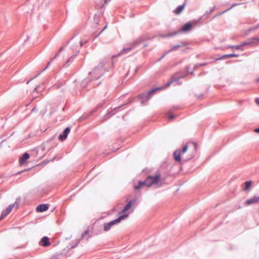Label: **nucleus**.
I'll return each mask as SVG.
<instances>
[{
  "label": "nucleus",
  "instance_id": "nucleus-1",
  "mask_svg": "<svg viewBox=\"0 0 259 259\" xmlns=\"http://www.w3.org/2000/svg\"><path fill=\"white\" fill-rule=\"evenodd\" d=\"M160 179V174H156L155 176H149L146 178L145 181H138L137 185L134 186V188L136 190H140L143 187H151L153 185L158 184Z\"/></svg>",
  "mask_w": 259,
  "mask_h": 259
},
{
  "label": "nucleus",
  "instance_id": "nucleus-2",
  "mask_svg": "<svg viewBox=\"0 0 259 259\" xmlns=\"http://www.w3.org/2000/svg\"><path fill=\"white\" fill-rule=\"evenodd\" d=\"M149 38L146 35H141L137 39L135 40L131 45V46L127 48H124L122 49V51L119 53L117 56H120L122 53H127L131 50L135 49L139 47V46L146 41L149 39Z\"/></svg>",
  "mask_w": 259,
  "mask_h": 259
},
{
  "label": "nucleus",
  "instance_id": "nucleus-3",
  "mask_svg": "<svg viewBox=\"0 0 259 259\" xmlns=\"http://www.w3.org/2000/svg\"><path fill=\"white\" fill-rule=\"evenodd\" d=\"M105 62L103 61L101 62L97 66L95 67L92 71L89 72V75L95 74L97 77L96 79H98L102 76L106 71H108L106 68H104Z\"/></svg>",
  "mask_w": 259,
  "mask_h": 259
},
{
  "label": "nucleus",
  "instance_id": "nucleus-4",
  "mask_svg": "<svg viewBox=\"0 0 259 259\" xmlns=\"http://www.w3.org/2000/svg\"><path fill=\"white\" fill-rule=\"evenodd\" d=\"M128 217V213L122 214L114 220H113L109 223H105L104 225V231L105 232L108 231L113 226L119 223L122 220H124Z\"/></svg>",
  "mask_w": 259,
  "mask_h": 259
},
{
  "label": "nucleus",
  "instance_id": "nucleus-5",
  "mask_svg": "<svg viewBox=\"0 0 259 259\" xmlns=\"http://www.w3.org/2000/svg\"><path fill=\"white\" fill-rule=\"evenodd\" d=\"M161 88H156L150 90L147 92L140 94L139 97L141 100V103L144 104L146 101L149 100L153 94H154L157 91L161 90Z\"/></svg>",
  "mask_w": 259,
  "mask_h": 259
},
{
  "label": "nucleus",
  "instance_id": "nucleus-6",
  "mask_svg": "<svg viewBox=\"0 0 259 259\" xmlns=\"http://www.w3.org/2000/svg\"><path fill=\"white\" fill-rule=\"evenodd\" d=\"M193 25V24L191 22H187L184 24L180 30L169 33L168 36H174L181 32H188L192 29Z\"/></svg>",
  "mask_w": 259,
  "mask_h": 259
},
{
  "label": "nucleus",
  "instance_id": "nucleus-7",
  "mask_svg": "<svg viewBox=\"0 0 259 259\" xmlns=\"http://www.w3.org/2000/svg\"><path fill=\"white\" fill-rule=\"evenodd\" d=\"M20 199L17 198L15 203L12 204H10L7 207L5 210H4L1 213L0 217V220L3 219L5 218L12 210L13 208H18L19 207Z\"/></svg>",
  "mask_w": 259,
  "mask_h": 259
},
{
  "label": "nucleus",
  "instance_id": "nucleus-8",
  "mask_svg": "<svg viewBox=\"0 0 259 259\" xmlns=\"http://www.w3.org/2000/svg\"><path fill=\"white\" fill-rule=\"evenodd\" d=\"M188 150V145L186 144L184 146L182 150L178 149L175 151L173 155L174 159L179 162H181V154L185 153Z\"/></svg>",
  "mask_w": 259,
  "mask_h": 259
},
{
  "label": "nucleus",
  "instance_id": "nucleus-9",
  "mask_svg": "<svg viewBox=\"0 0 259 259\" xmlns=\"http://www.w3.org/2000/svg\"><path fill=\"white\" fill-rule=\"evenodd\" d=\"M186 74L185 73H183L182 74H181L180 75H175L171 77V80L168 81L167 84L166 86L168 87L170 85V84L173 82H176L177 85H181L182 84V82L179 81V80L181 78H183L186 76Z\"/></svg>",
  "mask_w": 259,
  "mask_h": 259
},
{
  "label": "nucleus",
  "instance_id": "nucleus-10",
  "mask_svg": "<svg viewBox=\"0 0 259 259\" xmlns=\"http://www.w3.org/2000/svg\"><path fill=\"white\" fill-rule=\"evenodd\" d=\"M259 41V37H252L247 39L246 41L241 44V47L250 45H256Z\"/></svg>",
  "mask_w": 259,
  "mask_h": 259
},
{
  "label": "nucleus",
  "instance_id": "nucleus-11",
  "mask_svg": "<svg viewBox=\"0 0 259 259\" xmlns=\"http://www.w3.org/2000/svg\"><path fill=\"white\" fill-rule=\"evenodd\" d=\"M70 132V128L68 126L66 127L63 131L62 133H61L59 136V140L60 141H64L66 139L68 134Z\"/></svg>",
  "mask_w": 259,
  "mask_h": 259
},
{
  "label": "nucleus",
  "instance_id": "nucleus-12",
  "mask_svg": "<svg viewBox=\"0 0 259 259\" xmlns=\"http://www.w3.org/2000/svg\"><path fill=\"white\" fill-rule=\"evenodd\" d=\"M136 199L130 200L121 210V212L123 213L128 210L131 208L132 206L136 202Z\"/></svg>",
  "mask_w": 259,
  "mask_h": 259
},
{
  "label": "nucleus",
  "instance_id": "nucleus-13",
  "mask_svg": "<svg viewBox=\"0 0 259 259\" xmlns=\"http://www.w3.org/2000/svg\"><path fill=\"white\" fill-rule=\"evenodd\" d=\"M49 205L48 204H41L38 205L36 208L37 212H42L49 209Z\"/></svg>",
  "mask_w": 259,
  "mask_h": 259
},
{
  "label": "nucleus",
  "instance_id": "nucleus-14",
  "mask_svg": "<svg viewBox=\"0 0 259 259\" xmlns=\"http://www.w3.org/2000/svg\"><path fill=\"white\" fill-rule=\"evenodd\" d=\"M259 202V196H253V197L246 200L245 204L250 205Z\"/></svg>",
  "mask_w": 259,
  "mask_h": 259
},
{
  "label": "nucleus",
  "instance_id": "nucleus-15",
  "mask_svg": "<svg viewBox=\"0 0 259 259\" xmlns=\"http://www.w3.org/2000/svg\"><path fill=\"white\" fill-rule=\"evenodd\" d=\"M40 244L44 247H47L50 245V241L49 238L47 236L43 237L40 242Z\"/></svg>",
  "mask_w": 259,
  "mask_h": 259
},
{
  "label": "nucleus",
  "instance_id": "nucleus-16",
  "mask_svg": "<svg viewBox=\"0 0 259 259\" xmlns=\"http://www.w3.org/2000/svg\"><path fill=\"white\" fill-rule=\"evenodd\" d=\"M56 58V56H55L53 58H52L50 60V61L48 62L47 66L41 71L39 73H38V74H37L36 75H35V76H34L33 78H32L31 79H30L29 81H27V84L29 83V82L31 81L32 79H33L34 78L37 77L39 75H40L41 74V72H42L43 71H44L45 70H46L47 69V68L50 66V65L51 64V62H52Z\"/></svg>",
  "mask_w": 259,
  "mask_h": 259
},
{
  "label": "nucleus",
  "instance_id": "nucleus-17",
  "mask_svg": "<svg viewBox=\"0 0 259 259\" xmlns=\"http://www.w3.org/2000/svg\"><path fill=\"white\" fill-rule=\"evenodd\" d=\"M239 56L238 54H236L234 53L230 54H225L216 59L217 60H223L226 59L228 58H232V57H238Z\"/></svg>",
  "mask_w": 259,
  "mask_h": 259
},
{
  "label": "nucleus",
  "instance_id": "nucleus-18",
  "mask_svg": "<svg viewBox=\"0 0 259 259\" xmlns=\"http://www.w3.org/2000/svg\"><path fill=\"white\" fill-rule=\"evenodd\" d=\"M29 154L27 152H25L20 158L19 162L21 164L24 163L29 158Z\"/></svg>",
  "mask_w": 259,
  "mask_h": 259
},
{
  "label": "nucleus",
  "instance_id": "nucleus-19",
  "mask_svg": "<svg viewBox=\"0 0 259 259\" xmlns=\"http://www.w3.org/2000/svg\"><path fill=\"white\" fill-rule=\"evenodd\" d=\"M186 5V3H184L183 5H180L178 6L174 10V13L176 14H180L182 11L184 10L185 7Z\"/></svg>",
  "mask_w": 259,
  "mask_h": 259
},
{
  "label": "nucleus",
  "instance_id": "nucleus-20",
  "mask_svg": "<svg viewBox=\"0 0 259 259\" xmlns=\"http://www.w3.org/2000/svg\"><path fill=\"white\" fill-rule=\"evenodd\" d=\"M104 103H105V102H103L102 103L98 104L97 105V106L94 109H93L91 110L90 114L91 115V114L94 113L99 108L102 107L104 105Z\"/></svg>",
  "mask_w": 259,
  "mask_h": 259
},
{
  "label": "nucleus",
  "instance_id": "nucleus-21",
  "mask_svg": "<svg viewBox=\"0 0 259 259\" xmlns=\"http://www.w3.org/2000/svg\"><path fill=\"white\" fill-rule=\"evenodd\" d=\"M90 237L89 235V231L88 230H85L81 235V238L83 239L84 238L88 239Z\"/></svg>",
  "mask_w": 259,
  "mask_h": 259
},
{
  "label": "nucleus",
  "instance_id": "nucleus-22",
  "mask_svg": "<svg viewBox=\"0 0 259 259\" xmlns=\"http://www.w3.org/2000/svg\"><path fill=\"white\" fill-rule=\"evenodd\" d=\"M251 184H252L251 181H247L245 182L244 183L245 187L244 188V190L246 191L248 189H249V188L251 187Z\"/></svg>",
  "mask_w": 259,
  "mask_h": 259
},
{
  "label": "nucleus",
  "instance_id": "nucleus-23",
  "mask_svg": "<svg viewBox=\"0 0 259 259\" xmlns=\"http://www.w3.org/2000/svg\"><path fill=\"white\" fill-rule=\"evenodd\" d=\"M115 114V112L113 111V109L112 110H108L107 113L105 115V117H106L107 118H109V117L114 115Z\"/></svg>",
  "mask_w": 259,
  "mask_h": 259
},
{
  "label": "nucleus",
  "instance_id": "nucleus-24",
  "mask_svg": "<svg viewBox=\"0 0 259 259\" xmlns=\"http://www.w3.org/2000/svg\"><path fill=\"white\" fill-rule=\"evenodd\" d=\"M77 54H75V55H73L72 56H71L69 58H68L67 59V60L66 61L64 65L66 66V67H67L69 66V64L68 63L71 61V60L73 59L76 56Z\"/></svg>",
  "mask_w": 259,
  "mask_h": 259
},
{
  "label": "nucleus",
  "instance_id": "nucleus-25",
  "mask_svg": "<svg viewBox=\"0 0 259 259\" xmlns=\"http://www.w3.org/2000/svg\"><path fill=\"white\" fill-rule=\"evenodd\" d=\"M258 28H259V23L256 25L254 27H251V28H249V29H248L247 30H246V32L248 33H249L251 31H254L256 29H257Z\"/></svg>",
  "mask_w": 259,
  "mask_h": 259
},
{
  "label": "nucleus",
  "instance_id": "nucleus-26",
  "mask_svg": "<svg viewBox=\"0 0 259 259\" xmlns=\"http://www.w3.org/2000/svg\"><path fill=\"white\" fill-rule=\"evenodd\" d=\"M228 48H232V49H235L236 50H243V49H242L241 44L239 45H236V46H229V47H228Z\"/></svg>",
  "mask_w": 259,
  "mask_h": 259
},
{
  "label": "nucleus",
  "instance_id": "nucleus-27",
  "mask_svg": "<svg viewBox=\"0 0 259 259\" xmlns=\"http://www.w3.org/2000/svg\"><path fill=\"white\" fill-rule=\"evenodd\" d=\"M89 42V40L87 39H82L79 42L80 47H82L84 44H87Z\"/></svg>",
  "mask_w": 259,
  "mask_h": 259
},
{
  "label": "nucleus",
  "instance_id": "nucleus-28",
  "mask_svg": "<svg viewBox=\"0 0 259 259\" xmlns=\"http://www.w3.org/2000/svg\"><path fill=\"white\" fill-rule=\"evenodd\" d=\"M179 48H180V45H175L172 48H171V49L166 51L165 52V54H168V53H170V52H171L172 51H173L174 50H175V49H177Z\"/></svg>",
  "mask_w": 259,
  "mask_h": 259
},
{
  "label": "nucleus",
  "instance_id": "nucleus-29",
  "mask_svg": "<svg viewBox=\"0 0 259 259\" xmlns=\"http://www.w3.org/2000/svg\"><path fill=\"white\" fill-rule=\"evenodd\" d=\"M215 9V6H213V7H212L209 9V11H206L205 12V13L204 14V15H208L210 14L211 13H212L214 11Z\"/></svg>",
  "mask_w": 259,
  "mask_h": 259
},
{
  "label": "nucleus",
  "instance_id": "nucleus-30",
  "mask_svg": "<svg viewBox=\"0 0 259 259\" xmlns=\"http://www.w3.org/2000/svg\"><path fill=\"white\" fill-rule=\"evenodd\" d=\"M193 150H194V153L193 154V155L191 156V157H190L189 159H191L195 155V152H196V149H197V144L196 143H193Z\"/></svg>",
  "mask_w": 259,
  "mask_h": 259
},
{
  "label": "nucleus",
  "instance_id": "nucleus-31",
  "mask_svg": "<svg viewBox=\"0 0 259 259\" xmlns=\"http://www.w3.org/2000/svg\"><path fill=\"white\" fill-rule=\"evenodd\" d=\"M190 66L189 65H188L186 67V72L188 73H189L190 74H193V70H191L190 71Z\"/></svg>",
  "mask_w": 259,
  "mask_h": 259
},
{
  "label": "nucleus",
  "instance_id": "nucleus-32",
  "mask_svg": "<svg viewBox=\"0 0 259 259\" xmlns=\"http://www.w3.org/2000/svg\"><path fill=\"white\" fill-rule=\"evenodd\" d=\"M123 105H121V106H118V107H116L114 108V109H113V111H114L115 113H116V112H118V110L119 109V108H120V107H121L122 106H123Z\"/></svg>",
  "mask_w": 259,
  "mask_h": 259
},
{
  "label": "nucleus",
  "instance_id": "nucleus-33",
  "mask_svg": "<svg viewBox=\"0 0 259 259\" xmlns=\"http://www.w3.org/2000/svg\"><path fill=\"white\" fill-rule=\"evenodd\" d=\"M64 85V83L63 82H60L59 83L56 84V88L57 89H59L61 87H62Z\"/></svg>",
  "mask_w": 259,
  "mask_h": 259
},
{
  "label": "nucleus",
  "instance_id": "nucleus-34",
  "mask_svg": "<svg viewBox=\"0 0 259 259\" xmlns=\"http://www.w3.org/2000/svg\"><path fill=\"white\" fill-rule=\"evenodd\" d=\"M174 118H175V115H173V114H170V115L168 116V119L169 120H172Z\"/></svg>",
  "mask_w": 259,
  "mask_h": 259
},
{
  "label": "nucleus",
  "instance_id": "nucleus-35",
  "mask_svg": "<svg viewBox=\"0 0 259 259\" xmlns=\"http://www.w3.org/2000/svg\"><path fill=\"white\" fill-rule=\"evenodd\" d=\"M187 45V42H185V41H182L181 42V44L180 45V47H185Z\"/></svg>",
  "mask_w": 259,
  "mask_h": 259
},
{
  "label": "nucleus",
  "instance_id": "nucleus-36",
  "mask_svg": "<svg viewBox=\"0 0 259 259\" xmlns=\"http://www.w3.org/2000/svg\"><path fill=\"white\" fill-rule=\"evenodd\" d=\"M231 9V8H229V9L222 12L221 13H220L219 14H218V16L221 15L222 14H223L225 13V12H227L228 11L230 10Z\"/></svg>",
  "mask_w": 259,
  "mask_h": 259
},
{
  "label": "nucleus",
  "instance_id": "nucleus-37",
  "mask_svg": "<svg viewBox=\"0 0 259 259\" xmlns=\"http://www.w3.org/2000/svg\"><path fill=\"white\" fill-rule=\"evenodd\" d=\"M64 50V47H61L60 49H59V51L58 52V53H57V54L55 56H58V55L60 53H61L63 50Z\"/></svg>",
  "mask_w": 259,
  "mask_h": 259
},
{
  "label": "nucleus",
  "instance_id": "nucleus-38",
  "mask_svg": "<svg viewBox=\"0 0 259 259\" xmlns=\"http://www.w3.org/2000/svg\"><path fill=\"white\" fill-rule=\"evenodd\" d=\"M80 239L78 240L77 241V243L75 244H74L73 245H72L71 248H75L77 245V244L79 243V242H80Z\"/></svg>",
  "mask_w": 259,
  "mask_h": 259
},
{
  "label": "nucleus",
  "instance_id": "nucleus-39",
  "mask_svg": "<svg viewBox=\"0 0 259 259\" xmlns=\"http://www.w3.org/2000/svg\"><path fill=\"white\" fill-rule=\"evenodd\" d=\"M167 54H165V53L160 57L159 58L158 60H157V61H160Z\"/></svg>",
  "mask_w": 259,
  "mask_h": 259
},
{
  "label": "nucleus",
  "instance_id": "nucleus-40",
  "mask_svg": "<svg viewBox=\"0 0 259 259\" xmlns=\"http://www.w3.org/2000/svg\"><path fill=\"white\" fill-rule=\"evenodd\" d=\"M76 35H77V34H75L74 35H73V36H72V37H71V38L68 40V41L67 42V44H66V45H67V46L68 45V44H69V41H70L71 40H72V39H73V38H74V37H75Z\"/></svg>",
  "mask_w": 259,
  "mask_h": 259
},
{
  "label": "nucleus",
  "instance_id": "nucleus-41",
  "mask_svg": "<svg viewBox=\"0 0 259 259\" xmlns=\"http://www.w3.org/2000/svg\"><path fill=\"white\" fill-rule=\"evenodd\" d=\"M116 57V56H112V62H111V63H112V67H114V60H113V58H114V57Z\"/></svg>",
  "mask_w": 259,
  "mask_h": 259
},
{
  "label": "nucleus",
  "instance_id": "nucleus-42",
  "mask_svg": "<svg viewBox=\"0 0 259 259\" xmlns=\"http://www.w3.org/2000/svg\"><path fill=\"white\" fill-rule=\"evenodd\" d=\"M168 34H169V33H168L167 34H162L161 36L162 37H170V36H168Z\"/></svg>",
  "mask_w": 259,
  "mask_h": 259
},
{
  "label": "nucleus",
  "instance_id": "nucleus-43",
  "mask_svg": "<svg viewBox=\"0 0 259 259\" xmlns=\"http://www.w3.org/2000/svg\"><path fill=\"white\" fill-rule=\"evenodd\" d=\"M88 81H89V80H88V79H84L82 81V85H83L84 84H86Z\"/></svg>",
  "mask_w": 259,
  "mask_h": 259
},
{
  "label": "nucleus",
  "instance_id": "nucleus-44",
  "mask_svg": "<svg viewBox=\"0 0 259 259\" xmlns=\"http://www.w3.org/2000/svg\"><path fill=\"white\" fill-rule=\"evenodd\" d=\"M37 111V109H36V108L35 107H34V108H33L31 110V112H36Z\"/></svg>",
  "mask_w": 259,
  "mask_h": 259
},
{
  "label": "nucleus",
  "instance_id": "nucleus-45",
  "mask_svg": "<svg viewBox=\"0 0 259 259\" xmlns=\"http://www.w3.org/2000/svg\"><path fill=\"white\" fill-rule=\"evenodd\" d=\"M207 64L206 63H200L199 64V66H205Z\"/></svg>",
  "mask_w": 259,
  "mask_h": 259
},
{
  "label": "nucleus",
  "instance_id": "nucleus-46",
  "mask_svg": "<svg viewBox=\"0 0 259 259\" xmlns=\"http://www.w3.org/2000/svg\"><path fill=\"white\" fill-rule=\"evenodd\" d=\"M198 66H199V64H196V65L194 66V69H193L192 70H193V71H194L195 69H196L197 68V67H198Z\"/></svg>",
  "mask_w": 259,
  "mask_h": 259
},
{
  "label": "nucleus",
  "instance_id": "nucleus-47",
  "mask_svg": "<svg viewBox=\"0 0 259 259\" xmlns=\"http://www.w3.org/2000/svg\"><path fill=\"white\" fill-rule=\"evenodd\" d=\"M254 131V132H255L256 133H259V127L255 128Z\"/></svg>",
  "mask_w": 259,
  "mask_h": 259
},
{
  "label": "nucleus",
  "instance_id": "nucleus-48",
  "mask_svg": "<svg viewBox=\"0 0 259 259\" xmlns=\"http://www.w3.org/2000/svg\"><path fill=\"white\" fill-rule=\"evenodd\" d=\"M256 103L259 105V98H256L255 99V100Z\"/></svg>",
  "mask_w": 259,
  "mask_h": 259
},
{
  "label": "nucleus",
  "instance_id": "nucleus-49",
  "mask_svg": "<svg viewBox=\"0 0 259 259\" xmlns=\"http://www.w3.org/2000/svg\"><path fill=\"white\" fill-rule=\"evenodd\" d=\"M38 88H39V85L36 86V87L34 88L33 92H37V89H38Z\"/></svg>",
  "mask_w": 259,
  "mask_h": 259
},
{
  "label": "nucleus",
  "instance_id": "nucleus-50",
  "mask_svg": "<svg viewBox=\"0 0 259 259\" xmlns=\"http://www.w3.org/2000/svg\"><path fill=\"white\" fill-rule=\"evenodd\" d=\"M139 69V67L138 66L136 67V68L135 70V73H136L138 71Z\"/></svg>",
  "mask_w": 259,
  "mask_h": 259
},
{
  "label": "nucleus",
  "instance_id": "nucleus-51",
  "mask_svg": "<svg viewBox=\"0 0 259 259\" xmlns=\"http://www.w3.org/2000/svg\"><path fill=\"white\" fill-rule=\"evenodd\" d=\"M202 96H203V95L202 94H200L197 95V98H200L202 97Z\"/></svg>",
  "mask_w": 259,
  "mask_h": 259
},
{
  "label": "nucleus",
  "instance_id": "nucleus-52",
  "mask_svg": "<svg viewBox=\"0 0 259 259\" xmlns=\"http://www.w3.org/2000/svg\"><path fill=\"white\" fill-rule=\"evenodd\" d=\"M238 5H239V4H234L231 8L232 9L233 7H235L236 6H237Z\"/></svg>",
  "mask_w": 259,
  "mask_h": 259
},
{
  "label": "nucleus",
  "instance_id": "nucleus-53",
  "mask_svg": "<svg viewBox=\"0 0 259 259\" xmlns=\"http://www.w3.org/2000/svg\"><path fill=\"white\" fill-rule=\"evenodd\" d=\"M29 38H30V37L28 36L27 37L26 39V40H25L24 42H25L26 41L28 40L29 39Z\"/></svg>",
  "mask_w": 259,
  "mask_h": 259
},
{
  "label": "nucleus",
  "instance_id": "nucleus-54",
  "mask_svg": "<svg viewBox=\"0 0 259 259\" xmlns=\"http://www.w3.org/2000/svg\"><path fill=\"white\" fill-rule=\"evenodd\" d=\"M4 141H5V140H3V141H2V142H1V143H0V147H2V143H3Z\"/></svg>",
  "mask_w": 259,
  "mask_h": 259
},
{
  "label": "nucleus",
  "instance_id": "nucleus-55",
  "mask_svg": "<svg viewBox=\"0 0 259 259\" xmlns=\"http://www.w3.org/2000/svg\"><path fill=\"white\" fill-rule=\"evenodd\" d=\"M107 27V26H105L104 27V28L102 30V31H101V32H100V33H101Z\"/></svg>",
  "mask_w": 259,
  "mask_h": 259
},
{
  "label": "nucleus",
  "instance_id": "nucleus-56",
  "mask_svg": "<svg viewBox=\"0 0 259 259\" xmlns=\"http://www.w3.org/2000/svg\"><path fill=\"white\" fill-rule=\"evenodd\" d=\"M147 46H148V44H144V46H143V48H145V47H146Z\"/></svg>",
  "mask_w": 259,
  "mask_h": 259
},
{
  "label": "nucleus",
  "instance_id": "nucleus-57",
  "mask_svg": "<svg viewBox=\"0 0 259 259\" xmlns=\"http://www.w3.org/2000/svg\"><path fill=\"white\" fill-rule=\"evenodd\" d=\"M256 82H259V78H258L256 80Z\"/></svg>",
  "mask_w": 259,
  "mask_h": 259
},
{
  "label": "nucleus",
  "instance_id": "nucleus-58",
  "mask_svg": "<svg viewBox=\"0 0 259 259\" xmlns=\"http://www.w3.org/2000/svg\"><path fill=\"white\" fill-rule=\"evenodd\" d=\"M22 172V171H20V172H18L17 173V175H19V174H20Z\"/></svg>",
  "mask_w": 259,
  "mask_h": 259
},
{
  "label": "nucleus",
  "instance_id": "nucleus-59",
  "mask_svg": "<svg viewBox=\"0 0 259 259\" xmlns=\"http://www.w3.org/2000/svg\"><path fill=\"white\" fill-rule=\"evenodd\" d=\"M128 72L125 74V77H126L128 75Z\"/></svg>",
  "mask_w": 259,
  "mask_h": 259
},
{
  "label": "nucleus",
  "instance_id": "nucleus-60",
  "mask_svg": "<svg viewBox=\"0 0 259 259\" xmlns=\"http://www.w3.org/2000/svg\"><path fill=\"white\" fill-rule=\"evenodd\" d=\"M108 0H105V3H106L107 2Z\"/></svg>",
  "mask_w": 259,
  "mask_h": 259
}]
</instances>
